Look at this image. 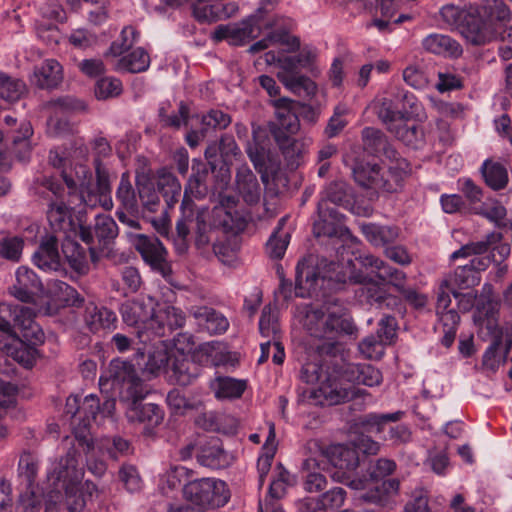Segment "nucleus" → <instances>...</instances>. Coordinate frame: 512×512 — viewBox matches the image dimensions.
<instances>
[{
    "instance_id": "f257e3e1",
    "label": "nucleus",
    "mask_w": 512,
    "mask_h": 512,
    "mask_svg": "<svg viewBox=\"0 0 512 512\" xmlns=\"http://www.w3.org/2000/svg\"><path fill=\"white\" fill-rule=\"evenodd\" d=\"M374 278L389 281L400 289L405 276L402 271L388 266L383 260L370 254L355 257V262L351 259L343 263L331 262L321 276L307 261H301L296 267L295 294L303 298L311 297L326 286L335 289L337 284L350 281L363 284L361 293L369 303L381 305L387 302V306L396 305L397 299L386 297L380 283L374 281Z\"/></svg>"
},
{
    "instance_id": "f03ea898",
    "label": "nucleus",
    "mask_w": 512,
    "mask_h": 512,
    "mask_svg": "<svg viewBox=\"0 0 512 512\" xmlns=\"http://www.w3.org/2000/svg\"><path fill=\"white\" fill-rule=\"evenodd\" d=\"M19 471L27 480V488L20 494L16 512H39L43 497L55 488L61 492L62 500L69 512H81L93 497L97 496V488L90 481L82 482L84 468L77 456L75 448L70 449L66 457L52 461L47 470V487L40 489L33 484L38 471V464L29 453L19 459Z\"/></svg>"
},
{
    "instance_id": "7ed1b4c3",
    "label": "nucleus",
    "mask_w": 512,
    "mask_h": 512,
    "mask_svg": "<svg viewBox=\"0 0 512 512\" xmlns=\"http://www.w3.org/2000/svg\"><path fill=\"white\" fill-rule=\"evenodd\" d=\"M221 179L214 186V194H218L219 205L215 206L212 211L207 208L198 210L196 218H193V202L192 198H202L209 190L205 178L207 172L204 171L193 175L188 180L185 188L183 200L181 203L182 217L177 221V233L179 243L177 250L183 253L187 246L185 239L191 229L196 232V245L198 247L206 246L211 241V233L213 227H223L232 230L240 226L242 215L237 211V200L233 196L223 195V191L227 188L230 180L228 168L220 169Z\"/></svg>"
},
{
    "instance_id": "20e7f679",
    "label": "nucleus",
    "mask_w": 512,
    "mask_h": 512,
    "mask_svg": "<svg viewBox=\"0 0 512 512\" xmlns=\"http://www.w3.org/2000/svg\"><path fill=\"white\" fill-rule=\"evenodd\" d=\"M87 149L76 148L73 151L59 148L50 151L49 162L61 169V176L70 192L79 189V199L88 207L102 206L106 210L113 207L108 170L96 161V182L90 169L82 162Z\"/></svg>"
},
{
    "instance_id": "39448f33",
    "label": "nucleus",
    "mask_w": 512,
    "mask_h": 512,
    "mask_svg": "<svg viewBox=\"0 0 512 512\" xmlns=\"http://www.w3.org/2000/svg\"><path fill=\"white\" fill-rule=\"evenodd\" d=\"M441 20L457 29L474 45H485L497 38L498 30L511 20L512 13L503 0H484L460 8L444 5L439 11Z\"/></svg>"
},
{
    "instance_id": "423d86ee",
    "label": "nucleus",
    "mask_w": 512,
    "mask_h": 512,
    "mask_svg": "<svg viewBox=\"0 0 512 512\" xmlns=\"http://www.w3.org/2000/svg\"><path fill=\"white\" fill-rule=\"evenodd\" d=\"M341 379L333 377L318 359L307 361L301 370V379L311 385H316L310 392V397L319 405H337L352 397L350 387L341 380L350 383L363 384L373 387L381 384L383 377L380 370L370 364H346L340 375Z\"/></svg>"
},
{
    "instance_id": "0eeeda50",
    "label": "nucleus",
    "mask_w": 512,
    "mask_h": 512,
    "mask_svg": "<svg viewBox=\"0 0 512 512\" xmlns=\"http://www.w3.org/2000/svg\"><path fill=\"white\" fill-rule=\"evenodd\" d=\"M34 312L28 307L0 304V349L24 367H31L35 349L31 345L41 343L44 333L33 321Z\"/></svg>"
},
{
    "instance_id": "6e6552de",
    "label": "nucleus",
    "mask_w": 512,
    "mask_h": 512,
    "mask_svg": "<svg viewBox=\"0 0 512 512\" xmlns=\"http://www.w3.org/2000/svg\"><path fill=\"white\" fill-rule=\"evenodd\" d=\"M120 311L124 323L135 328V333L143 344L154 337H163L185 323L182 310L168 302H156L151 296L126 301Z\"/></svg>"
},
{
    "instance_id": "1a4fd4ad",
    "label": "nucleus",
    "mask_w": 512,
    "mask_h": 512,
    "mask_svg": "<svg viewBox=\"0 0 512 512\" xmlns=\"http://www.w3.org/2000/svg\"><path fill=\"white\" fill-rule=\"evenodd\" d=\"M108 372L112 388L122 385L121 402L125 405L128 421L143 424L146 433H151L162 422L164 413L156 404L141 403L149 389L136 375L134 366L127 361L114 359L110 362Z\"/></svg>"
},
{
    "instance_id": "9d476101",
    "label": "nucleus",
    "mask_w": 512,
    "mask_h": 512,
    "mask_svg": "<svg viewBox=\"0 0 512 512\" xmlns=\"http://www.w3.org/2000/svg\"><path fill=\"white\" fill-rule=\"evenodd\" d=\"M308 448L313 456L305 461L307 467L329 469L335 482L343 483L353 490L358 491L364 487L366 482L360 479L361 475L357 472L359 458L355 449L341 444L324 447L318 440L310 441Z\"/></svg>"
},
{
    "instance_id": "9b49d317",
    "label": "nucleus",
    "mask_w": 512,
    "mask_h": 512,
    "mask_svg": "<svg viewBox=\"0 0 512 512\" xmlns=\"http://www.w3.org/2000/svg\"><path fill=\"white\" fill-rule=\"evenodd\" d=\"M285 51H287L286 47L277 52L268 51L265 53L266 63L279 68L277 77L286 88L294 93L304 92L308 96L314 95L317 90L315 82L301 75L299 70L316 71L317 50L306 46L301 49L297 56L287 55Z\"/></svg>"
},
{
    "instance_id": "f8f14e48",
    "label": "nucleus",
    "mask_w": 512,
    "mask_h": 512,
    "mask_svg": "<svg viewBox=\"0 0 512 512\" xmlns=\"http://www.w3.org/2000/svg\"><path fill=\"white\" fill-rule=\"evenodd\" d=\"M295 321L302 325L307 333L319 340L327 341L330 348L340 332H349L350 323L337 304H325L319 308L310 305L297 306Z\"/></svg>"
},
{
    "instance_id": "ddd939ff",
    "label": "nucleus",
    "mask_w": 512,
    "mask_h": 512,
    "mask_svg": "<svg viewBox=\"0 0 512 512\" xmlns=\"http://www.w3.org/2000/svg\"><path fill=\"white\" fill-rule=\"evenodd\" d=\"M501 240V234L492 232L485 240L471 242L462 246L451 254V259L474 256L469 264L458 267L453 274L447 276L444 281H449V286L457 289H469L480 282L479 271L484 270L490 263L488 256H483L491 245Z\"/></svg>"
},
{
    "instance_id": "4468645a",
    "label": "nucleus",
    "mask_w": 512,
    "mask_h": 512,
    "mask_svg": "<svg viewBox=\"0 0 512 512\" xmlns=\"http://www.w3.org/2000/svg\"><path fill=\"white\" fill-rule=\"evenodd\" d=\"M385 153L395 160V166L390 165L386 173H381L375 163L359 164L353 169L355 180L361 186L388 193L397 192L402 187L408 164L396 157L397 153L392 148H387Z\"/></svg>"
},
{
    "instance_id": "2eb2a0df",
    "label": "nucleus",
    "mask_w": 512,
    "mask_h": 512,
    "mask_svg": "<svg viewBox=\"0 0 512 512\" xmlns=\"http://www.w3.org/2000/svg\"><path fill=\"white\" fill-rule=\"evenodd\" d=\"M138 41V33L132 26L122 29L120 37L112 42L105 53L108 62L118 72L140 73L150 66L149 54L141 47L129 52Z\"/></svg>"
},
{
    "instance_id": "dca6fc26",
    "label": "nucleus",
    "mask_w": 512,
    "mask_h": 512,
    "mask_svg": "<svg viewBox=\"0 0 512 512\" xmlns=\"http://www.w3.org/2000/svg\"><path fill=\"white\" fill-rule=\"evenodd\" d=\"M395 468V463L389 459H379L371 464L367 475L360 477L367 482L358 490L361 493L360 498L381 506L389 505L399 492V481L397 479L382 480L393 473Z\"/></svg>"
},
{
    "instance_id": "f3484780",
    "label": "nucleus",
    "mask_w": 512,
    "mask_h": 512,
    "mask_svg": "<svg viewBox=\"0 0 512 512\" xmlns=\"http://www.w3.org/2000/svg\"><path fill=\"white\" fill-rule=\"evenodd\" d=\"M497 314L498 304L482 298L479 301L475 315H473L479 335L483 339L490 338L493 340L483 355V365L491 370L496 369L502 359L499 348L502 342L503 330L498 325Z\"/></svg>"
},
{
    "instance_id": "a211bd4d",
    "label": "nucleus",
    "mask_w": 512,
    "mask_h": 512,
    "mask_svg": "<svg viewBox=\"0 0 512 512\" xmlns=\"http://www.w3.org/2000/svg\"><path fill=\"white\" fill-rule=\"evenodd\" d=\"M273 105L277 117V123L272 130L275 141L283 153L292 156L299 152L298 143L293 138V135L299 129V121L292 111V101L288 98H280L274 100Z\"/></svg>"
},
{
    "instance_id": "6ab92c4d",
    "label": "nucleus",
    "mask_w": 512,
    "mask_h": 512,
    "mask_svg": "<svg viewBox=\"0 0 512 512\" xmlns=\"http://www.w3.org/2000/svg\"><path fill=\"white\" fill-rule=\"evenodd\" d=\"M263 21L264 10L259 8L239 23L219 25L214 30L212 38L217 42L226 40L230 45L241 46L255 38L264 26H268Z\"/></svg>"
},
{
    "instance_id": "aec40b11",
    "label": "nucleus",
    "mask_w": 512,
    "mask_h": 512,
    "mask_svg": "<svg viewBox=\"0 0 512 512\" xmlns=\"http://www.w3.org/2000/svg\"><path fill=\"white\" fill-rule=\"evenodd\" d=\"M99 410V399L94 394H89L82 400H80L77 395L67 398L65 413L71 416V426L75 438L79 442L86 441L88 443L86 440V431L92 421H96Z\"/></svg>"
},
{
    "instance_id": "412c9836",
    "label": "nucleus",
    "mask_w": 512,
    "mask_h": 512,
    "mask_svg": "<svg viewBox=\"0 0 512 512\" xmlns=\"http://www.w3.org/2000/svg\"><path fill=\"white\" fill-rule=\"evenodd\" d=\"M86 105L83 101L72 96H63L53 99L44 105V111L47 115L46 132L52 137L63 136L71 131L69 122L64 115L71 112L85 110Z\"/></svg>"
},
{
    "instance_id": "4be33fe9",
    "label": "nucleus",
    "mask_w": 512,
    "mask_h": 512,
    "mask_svg": "<svg viewBox=\"0 0 512 512\" xmlns=\"http://www.w3.org/2000/svg\"><path fill=\"white\" fill-rule=\"evenodd\" d=\"M379 118L387 129L407 146H416L422 138V131L418 126L404 117L400 112L392 109V102L384 100L378 110Z\"/></svg>"
},
{
    "instance_id": "5701e85b",
    "label": "nucleus",
    "mask_w": 512,
    "mask_h": 512,
    "mask_svg": "<svg viewBox=\"0 0 512 512\" xmlns=\"http://www.w3.org/2000/svg\"><path fill=\"white\" fill-rule=\"evenodd\" d=\"M44 185L55 197V199L50 200L47 210V219L50 227L54 232L63 233L66 237L70 235L72 218L69 207L62 199L64 188L53 179L46 180Z\"/></svg>"
},
{
    "instance_id": "b1692460",
    "label": "nucleus",
    "mask_w": 512,
    "mask_h": 512,
    "mask_svg": "<svg viewBox=\"0 0 512 512\" xmlns=\"http://www.w3.org/2000/svg\"><path fill=\"white\" fill-rule=\"evenodd\" d=\"M65 13L56 0H47L39 8V18L35 22V31L39 39L47 45L57 44L61 34L57 22L64 19Z\"/></svg>"
},
{
    "instance_id": "393cba45",
    "label": "nucleus",
    "mask_w": 512,
    "mask_h": 512,
    "mask_svg": "<svg viewBox=\"0 0 512 512\" xmlns=\"http://www.w3.org/2000/svg\"><path fill=\"white\" fill-rule=\"evenodd\" d=\"M345 195V184L342 182L331 183L325 190L323 200L318 204L319 220L314 223L313 231L317 237L320 236H334L337 229L334 225L328 222L327 215L333 219H338V214L333 208L327 206V202L339 204Z\"/></svg>"
},
{
    "instance_id": "a878e982",
    "label": "nucleus",
    "mask_w": 512,
    "mask_h": 512,
    "mask_svg": "<svg viewBox=\"0 0 512 512\" xmlns=\"http://www.w3.org/2000/svg\"><path fill=\"white\" fill-rule=\"evenodd\" d=\"M130 241L154 270L159 271L163 276L168 273V264L166 261L167 251L162 243L152 237L144 234L129 233Z\"/></svg>"
},
{
    "instance_id": "bb28decb",
    "label": "nucleus",
    "mask_w": 512,
    "mask_h": 512,
    "mask_svg": "<svg viewBox=\"0 0 512 512\" xmlns=\"http://www.w3.org/2000/svg\"><path fill=\"white\" fill-rule=\"evenodd\" d=\"M15 277L16 281L9 288V292L19 301L24 303L33 302L35 297L42 292V283L32 269L20 266L15 272Z\"/></svg>"
},
{
    "instance_id": "cd10ccee",
    "label": "nucleus",
    "mask_w": 512,
    "mask_h": 512,
    "mask_svg": "<svg viewBox=\"0 0 512 512\" xmlns=\"http://www.w3.org/2000/svg\"><path fill=\"white\" fill-rule=\"evenodd\" d=\"M4 122L8 127L13 128L10 132L13 152L19 160H26L32 150L33 128L31 123L25 119L18 121L10 115L4 117Z\"/></svg>"
},
{
    "instance_id": "c85d7f7f",
    "label": "nucleus",
    "mask_w": 512,
    "mask_h": 512,
    "mask_svg": "<svg viewBox=\"0 0 512 512\" xmlns=\"http://www.w3.org/2000/svg\"><path fill=\"white\" fill-rule=\"evenodd\" d=\"M267 133L261 127H253V141L247 143L246 152L255 169L266 178L267 163L270 161V151L267 147Z\"/></svg>"
},
{
    "instance_id": "c756f323",
    "label": "nucleus",
    "mask_w": 512,
    "mask_h": 512,
    "mask_svg": "<svg viewBox=\"0 0 512 512\" xmlns=\"http://www.w3.org/2000/svg\"><path fill=\"white\" fill-rule=\"evenodd\" d=\"M189 312L196 320L197 325L210 334L223 333L229 327L226 317L212 308L192 306Z\"/></svg>"
},
{
    "instance_id": "7c9ffc66",
    "label": "nucleus",
    "mask_w": 512,
    "mask_h": 512,
    "mask_svg": "<svg viewBox=\"0 0 512 512\" xmlns=\"http://www.w3.org/2000/svg\"><path fill=\"white\" fill-rule=\"evenodd\" d=\"M63 80V69L55 59H47L40 66L34 68L30 81L42 89L57 87Z\"/></svg>"
},
{
    "instance_id": "2f4dec72",
    "label": "nucleus",
    "mask_w": 512,
    "mask_h": 512,
    "mask_svg": "<svg viewBox=\"0 0 512 512\" xmlns=\"http://www.w3.org/2000/svg\"><path fill=\"white\" fill-rule=\"evenodd\" d=\"M80 238L86 244H92L94 237L99 242L113 239L117 235V225L113 218L109 215H97L95 217L94 228L80 225L79 227Z\"/></svg>"
},
{
    "instance_id": "473e14b6",
    "label": "nucleus",
    "mask_w": 512,
    "mask_h": 512,
    "mask_svg": "<svg viewBox=\"0 0 512 512\" xmlns=\"http://www.w3.org/2000/svg\"><path fill=\"white\" fill-rule=\"evenodd\" d=\"M140 350L141 349L138 348L137 365L143 369L145 374L155 376L168 365L170 354L168 351V345L164 341L158 340L153 344L152 348L148 350V359L144 363L143 367L142 363L138 360V358H144V353Z\"/></svg>"
},
{
    "instance_id": "72a5a7b5",
    "label": "nucleus",
    "mask_w": 512,
    "mask_h": 512,
    "mask_svg": "<svg viewBox=\"0 0 512 512\" xmlns=\"http://www.w3.org/2000/svg\"><path fill=\"white\" fill-rule=\"evenodd\" d=\"M236 190L247 204L252 205L260 200L262 194L260 184L247 165L237 169Z\"/></svg>"
},
{
    "instance_id": "f704fd0d",
    "label": "nucleus",
    "mask_w": 512,
    "mask_h": 512,
    "mask_svg": "<svg viewBox=\"0 0 512 512\" xmlns=\"http://www.w3.org/2000/svg\"><path fill=\"white\" fill-rule=\"evenodd\" d=\"M456 291L453 287L449 286V281H442L437 290L436 299V314L440 323L443 326L458 325L460 316L453 308L449 309L451 304V294Z\"/></svg>"
},
{
    "instance_id": "c9c22d12",
    "label": "nucleus",
    "mask_w": 512,
    "mask_h": 512,
    "mask_svg": "<svg viewBox=\"0 0 512 512\" xmlns=\"http://www.w3.org/2000/svg\"><path fill=\"white\" fill-rule=\"evenodd\" d=\"M423 48L436 55L444 57H459L462 54L461 45L448 35L432 33L422 40Z\"/></svg>"
},
{
    "instance_id": "e433bc0d",
    "label": "nucleus",
    "mask_w": 512,
    "mask_h": 512,
    "mask_svg": "<svg viewBox=\"0 0 512 512\" xmlns=\"http://www.w3.org/2000/svg\"><path fill=\"white\" fill-rule=\"evenodd\" d=\"M32 260L43 271H59L62 267V259L58 252L56 237H50L42 243Z\"/></svg>"
},
{
    "instance_id": "4c0bfd02",
    "label": "nucleus",
    "mask_w": 512,
    "mask_h": 512,
    "mask_svg": "<svg viewBox=\"0 0 512 512\" xmlns=\"http://www.w3.org/2000/svg\"><path fill=\"white\" fill-rule=\"evenodd\" d=\"M236 2L215 3L211 5H194V17L200 22H214L234 16L238 12Z\"/></svg>"
},
{
    "instance_id": "58836bf2",
    "label": "nucleus",
    "mask_w": 512,
    "mask_h": 512,
    "mask_svg": "<svg viewBox=\"0 0 512 512\" xmlns=\"http://www.w3.org/2000/svg\"><path fill=\"white\" fill-rule=\"evenodd\" d=\"M210 387L217 399H236L242 396L247 387V383L245 380L219 376L211 381Z\"/></svg>"
},
{
    "instance_id": "ea45409f",
    "label": "nucleus",
    "mask_w": 512,
    "mask_h": 512,
    "mask_svg": "<svg viewBox=\"0 0 512 512\" xmlns=\"http://www.w3.org/2000/svg\"><path fill=\"white\" fill-rule=\"evenodd\" d=\"M62 253L65 261L78 274H85L89 265L86 254L80 245L67 235L62 242Z\"/></svg>"
},
{
    "instance_id": "a19ab883",
    "label": "nucleus",
    "mask_w": 512,
    "mask_h": 512,
    "mask_svg": "<svg viewBox=\"0 0 512 512\" xmlns=\"http://www.w3.org/2000/svg\"><path fill=\"white\" fill-rule=\"evenodd\" d=\"M115 321V313L105 307H97L93 304L86 307L85 322L92 332L111 329Z\"/></svg>"
},
{
    "instance_id": "79ce46f5",
    "label": "nucleus",
    "mask_w": 512,
    "mask_h": 512,
    "mask_svg": "<svg viewBox=\"0 0 512 512\" xmlns=\"http://www.w3.org/2000/svg\"><path fill=\"white\" fill-rule=\"evenodd\" d=\"M361 231L366 240L374 246H384L398 238V229L374 223L362 224Z\"/></svg>"
},
{
    "instance_id": "37998d69",
    "label": "nucleus",
    "mask_w": 512,
    "mask_h": 512,
    "mask_svg": "<svg viewBox=\"0 0 512 512\" xmlns=\"http://www.w3.org/2000/svg\"><path fill=\"white\" fill-rule=\"evenodd\" d=\"M280 45L286 47L287 52L294 51L299 48V40L285 31H274L266 38H263L250 46L251 53L260 52L267 49L271 45Z\"/></svg>"
},
{
    "instance_id": "c03bdc74",
    "label": "nucleus",
    "mask_w": 512,
    "mask_h": 512,
    "mask_svg": "<svg viewBox=\"0 0 512 512\" xmlns=\"http://www.w3.org/2000/svg\"><path fill=\"white\" fill-rule=\"evenodd\" d=\"M202 420L205 429L224 434L236 433L239 426L234 416L225 413L208 412L203 415Z\"/></svg>"
},
{
    "instance_id": "a18cd8bd",
    "label": "nucleus",
    "mask_w": 512,
    "mask_h": 512,
    "mask_svg": "<svg viewBox=\"0 0 512 512\" xmlns=\"http://www.w3.org/2000/svg\"><path fill=\"white\" fill-rule=\"evenodd\" d=\"M404 415L402 411H396L393 413L376 414L371 413L364 416L359 424L364 432L370 434L381 435L385 432L386 425L390 422L399 421Z\"/></svg>"
},
{
    "instance_id": "49530a36",
    "label": "nucleus",
    "mask_w": 512,
    "mask_h": 512,
    "mask_svg": "<svg viewBox=\"0 0 512 512\" xmlns=\"http://www.w3.org/2000/svg\"><path fill=\"white\" fill-rule=\"evenodd\" d=\"M157 185L167 205L172 207L181 195V184L178 179L172 173L161 170L158 174Z\"/></svg>"
},
{
    "instance_id": "de8ad7c7",
    "label": "nucleus",
    "mask_w": 512,
    "mask_h": 512,
    "mask_svg": "<svg viewBox=\"0 0 512 512\" xmlns=\"http://www.w3.org/2000/svg\"><path fill=\"white\" fill-rule=\"evenodd\" d=\"M259 332L267 340L278 338L280 335V324L278 322L277 309L272 305H266L259 319Z\"/></svg>"
},
{
    "instance_id": "09e8293b",
    "label": "nucleus",
    "mask_w": 512,
    "mask_h": 512,
    "mask_svg": "<svg viewBox=\"0 0 512 512\" xmlns=\"http://www.w3.org/2000/svg\"><path fill=\"white\" fill-rule=\"evenodd\" d=\"M116 199L121 204L119 209H124L128 212H137V196L132 187L130 174L128 172L123 173L121 176L120 183L116 191Z\"/></svg>"
},
{
    "instance_id": "8fccbe9b",
    "label": "nucleus",
    "mask_w": 512,
    "mask_h": 512,
    "mask_svg": "<svg viewBox=\"0 0 512 512\" xmlns=\"http://www.w3.org/2000/svg\"><path fill=\"white\" fill-rule=\"evenodd\" d=\"M210 488L208 478L195 479L186 483L183 487L184 497L191 503L206 507L208 489Z\"/></svg>"
},
{
    "instance_id": "3c124183",
    "label": "nucleus",
    "mask_w": 512,
    "mask_h": 512,
    "mask_svg": "<svg viewBox=\"0 0 512 512\" xmlns=\"http://www.w3.org/2000/svg\"><path fill=\"white\" fill-rule=\"evenodd\" d=\"M199 461L204 466L220 469L229 464L230 456L218 443H215L202 449Z\"/></svg>"
},
{
    "instance_id": "603ef678",
    "label": "nucleus",
    "mask_w": 512,
    "mask_h": 512,
    "mask_svg": "<svg viewBox=\"0 0 512 512\" xmlns=\"http://www.w3.org/2000/svg\"><path fill=\"white\" fill-rule=\"evenodd\" d=\"M199 354L202 361L207 365L219 366L228 361L226 347L218 341L206 342L200 345Z\"/></svg>"
},
{
    "instance_id": "864d4df0",
    "label": "nucleus",
    "mask_w": 512,
    "mask_h": 512,
    "mask_svg": "<svg viewBox=\"0 0 512 512\" xmlns=\"http://www.w3.org/2000/svg\"><path fill=\"white\" fill-rule=\"evenodd\" d=\"M285 221V217L280 219L277 230L271 235V237L267 241L266 251L271 258H282L289 244V233L286 231H282V225L285 223Z\"/></svg>"
},
{
    "instance_id": "5fc2aeb1",
    "label": "nucleus",
    "mask_w": 512,
    "mask_h": 512,
    "mask_svg": "<svg viewBox=\"0 0 512 512\" xmlns=\"http://www.w3.org/2000/svg\"><path fill=\"white\" fill-rule=\"evenodd\" d=\"M482 173L486 183L493 189H501L508 182L507 170L499 163L486 161L483 164Z\"/></svg>"
},
{
    "instance_id": "6e6d98bb",
    "label": "nucleus",
    "mask_w": 512,
    "mask_h": 512,
    "mask_svg": "<svg viewBox=\"0 0 512 512\" xmlns=\"http://www.w3.org/2000/svg\"><path fill=\"white\" fill-rule=\"evenodd\" d=\"M472 209L476 214L484 216L496 225L502 224L506 217L505 207L496 199H486Z\"/></svg>"
},
{
    "instance_id": "4d7b16f0",
    "label": "nucleus",
    "mask_w": 512,
    "mask_h": 512,
    "mask_svg": "<svg viewBox=\"0 0 512 512\" xmlns=\"http://www.w3.org/2000/svg\"><path fill=\"white\" fill-rule=\"evenodd\" d=\"M209 486L206 507L219 508L224 506L230 498V492L224 481L208 478Z\"/></svg>"
},
{
    "instance_id": "13d9d810",
    "label": "nucleus",
    "mask_w": 512,
    "mask_h": 512,
    "mask_svg": "<svg viewBox=\"0 0 512 512\" xmlns=\"http://www.w3.org/2000/svg\"><path fill=\"white\" fill-rule=\"evenodd\" d=\"M24 240L20 236L7 235L0 239V256L12 262H19L22 256Z\"/></svg>"
},
{
    "instance_id": "bf43d9fd",
    "label": "nucleus",
    "mask_w": 512,
    "mask_h": 512,
    "mask_svg": "<svg viewBox=\"0 0 512 512\" xmlns=\"http://www.w3.org/2000/svg\"><path fill=\"white\" fill-rule=\"evenodd\" d=\"M188 471L183 466H173L165 473L160 475L159 488L164 494H168L180 486L183 480L186 479Z\"/></svg>"
},
{
    "instance_id": "052dcab7",
    "label": "nucleus",
    "mask_w": 512,
    "mask_h": 512,
    "mask_svg": "<svg viewBox=\"0 0 512 512\" xmlns=\"http://www.w3.org/2000/svg\"><path fill=\"white\" fill-rule=\"evenodd\" d=\"M137 187L142 205L150 212L156 211L159 206L160 199L153 183L144 177L138 178Z\"/></svg>"
},
{
    "instance_id": "680f3d73",
    "label": "nucleus",
    "mask_w": 512,
    "mask_h": 512,
    "mask_svg": "<svg viewBox=\"0 0 512 512\" xmlns=\"http://www.w3.org/2000/svg\"><path fill=\"white\" fill-rule=\"evenodd\" d=\"M386 346L380 338L370 335L358 344V350L364 358L378 360L384 355Z\"/></svg>"
},
{
    "instance_id": "e2e57ef3",
    "label": "nucleus",
    "mask_w": 512,
    "mask_h": 512,
    "mask_svg": "<svg viewBox=\"0 0 512 512\" xmlns=\"http://www.w3.org/2000/svg\"><path fill=\"white\" fill-rule=\"evenodd\" d=\"M123 87L119 79L114 77H103L95 86V95L100 100L117 97L122 93Z\"/></svg>"
},
{
    "instance_id": "0e129e2a",
    "label": "nucleus",
    "mask_w": 512,
    "mask_h": 512,
    "mask_svg": "<svg viewBox=\"0 0 512 512\" xmlns=\"http://www.w3.org/2000/svg\"><path fill=\"white\" fill-rule=\"evenodd\" d=\"M293 484L294 477L279 465L277 467V474L270 484L269 494L272 498H281L286 493L287 488Z\"/></svg>"
},
{
    "instance_id": "69168bd1",
    "label": "nucleus",
    "mask_w": 512,
    "mask_h": 512,
    "mask_svg": "<svg viewBox=\"0 0 512 512\" xmlns=\"http://www.w3.org/2000/svg\"><path fill=\"white\" fill-rule=\"evenodd\" d=\"M50 292L56 297V299L60 302L69 305H77L82 302L77 291L62 281H55L52 283L50 288Z\"/></svg>"
},
{
    "instance_id": "338daca9",
    "label": "nucleus",
    "mask_w": 512,
    "mask_h": 512,
    "mask_svg": "<svg viewBox=\"0 0 512 512\" xmlns=\"http://www.w3.org/2000/svg\"><path fill=\"white\" fill-rule=\"evenodd\" d=\"M26 86L24 82L17 79H11L6 74L4 80L0 84L1 98L13 102L18 100L25 92Z\"/></svg>"
},
{
    "instance_id": "774afa93",
    "label": "nucleus",
    "mask_w": 512,
    "mask_h": 512,
    "mask_svg": "<svg viewBox=\"0 0 512 512\" xmlns=\"http://www.w3.org/2000/svg\"><path fill=\"white\" fill-rule=\"evenodd\" d=\"M325 512H333L341 508L346 499V491L341 487H334L321 496Z\"/></svg>"
}]
</instances>
